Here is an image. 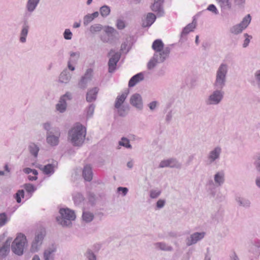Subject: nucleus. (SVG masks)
Listing matches in <instances>:
<instances>
[{"label":"nucleus","instance_id":"nucleus-1","mask_svg":"<svg viewBox=\"0 0 260 260\" xmlns=\"http://www.w3.org/2000/svg\"><path fill=\"white\" fill-rule=\"evenodd\" d=\"M86 129L80 123L75 124L68 132V141L74 146L80 147L83 144Z\"/></svg>","mask_w":260,"mask_h":260},{"label":"nucleus","instance_id":"nucleus-2","mask_svg":"<svg viewBox=\"0 0 260 260\" xmlns=\"http://www.w3.org/2000/svg\"><path fill=\"white\" fill-rule=\"evenodd\" d=\"M229 67L227 64L221 63L215 73V79L213 83L214 88L223 89L226 85Z\"/></svg>","mask_w":260,"mask_h":260},{"label":"nucleus","instance_id":"nucleus-3","mask_svg":"<svg viewBox=\"0 0 260 260\" xmlns=\"http://www.w3.org/2000/svg\"><path fill=\"white\" fill-rule=\"evenodd\" d=\"M60 216L56 217L58 224L62 226H69L72 224V221L76 218L74 211L69 208H62L59 210Z\"/></svg>","mask_w":260,"mask_h":260},{"label":"nucleus","instance_id":"nucleus-4","mask_svg":"<svg viewBox=\"0 0 260 260\" xmlns=\"http://www.w3.org/2000/svg\"><path fill=\"white\" fill-rule=\"evenodd\" d=\"M26 243H27V239L25 236L21 233L18 234L12 243V251L18 255H22Z\"/></svg>","mask_w":260,"mask_h":260},{"label":"nucleus","instance_id":"nucleus-5","mask_svg":"<svg viewBox=\"0 0 260 260\" xmlns=\"http://www.w3.org/2000/svg\"><path fill=\"white\" fill-rule=\"evenodd\" d=\"M214 90L205 100L207 106H215L219 104L222 101L224 92L222 89L214 88Z\"/></svg>","mask_w":260,"mask_h":260},{"label":"nucleus","instance_id":"nucleus-6","mask_svg":"<svg viewBox=\"0 0 260 260\" xmlns=\"http://www.w3.org/2000/svg\"><path fill=\"white\" fill-rule=\"evenodd\" d=\"M45 236L46 232L44 230L36 232L31 243L30 252L35 253L41 249Z\"/></svg>","mask_w":260,"mask_h":260},{"label":"nucleus","instance_id":"nucleus-7","mask_svg":"<svg viewBox=\"0 0 260 260\" xmlns=\"http://www.w3.org/2000/svg\"><path fill=\"white\" fill-rule=\"evenodd\" d=\"M213 180L208 183L209 189L212 191L216 187L222 186L225 182V173L222 170L216 172L213 176Z\"/></svg>","mask_w":260,"mask_h":260},{"label":"nucleus","instance_id":"nucleus-8","mask_svg":"<svg viewBox=\"0 0 260 260\" xmlns=\"http://www.w3.org/2000/svg\"><path fill=\"white\" fill-rule=\"evenodd\" d=\"M152 49L154 50L155 57L156 56H160V54H162V52H166V59L169 57L170 53V48L169 47H165L162 41L160 39L155 40L152 45Z\"/></svg>","mask_w":260,"mask_h":260},{"label":"nucleus","instance_id":"nucleus-9","mask_svg":"<svg viewBox=\"0 0 260 260\" xmlns=\"http://www.w3.org/2000/svg\"><path fill=\"white\" fill-rule=\"evenodd\" d=\"M61 132L59 128H55L52 132H49L46 134V142L52 147L56 146L59 143Z\"/></svg>","mask_w":260,"mask_h":260},{"label":"nucleus","instance_id":"nucleus-10","mask_svg":"<svg viewBox=\"0 0 260 260\" xmlns=\"http://www.w3.org/2000/svg\"><path fill=\"white\" fill-rule=\"evenodd\" d=\"M128 93L124 92L120 95H118L115 102V108L117 110L119 115L121 116H124L126 114V108L122 106V104L125 101Z\"/></svg>","mask_w":260,"mask_h":260},{"label":"nucleus","instance_id":"nucleus-11","mask_svg":"<svg viewBox=\"0 0 260 260\" xmlns=\"http://www.w3.org/2000/svg\"><path fill=\"white\" fill-rule=\"evenodd\" d=\"M251 19L250 14H248L243 18L241 23L233 26L231 28V32L234 35H238L241 33L242 31L248 26L251 21Z\"/></svg>","mask_w":260,"mask_h":260},{"label":"nucleus","instance_id":"nucleus-12","mask_svg":"<svg viewBox=\"0 0 260 260\" xmlns=\"http://www.w3.org/2000/svg\"><path fill=\"white\" fill-rule=\"evenodd\" d=\"M72 98V93L67 92L64 94L60 96L58 103L55 106L56 111L59 113H64L67 107V102Z\"/></svg>","mask_w":260,"mask_h":260},{"label":"nucleus","instance_id":"nucleus-13","mask_svg":"<svg viewBox=\"0 0 260 260\" xmlns=\"http://www.w3.org/2000/svg\"><path fill=\"white\" fill-rule=\"evenodd\" d=\"M222 152L220 146H216L210 151L207 156V162L209 165L216 164L220 159Z\"/></svg>","mask_w":260,"mask_h":260},{"label":"nucleus","instance_id":"nucleus-14","mask_svg":"<svg viewBox=\"0 0 260 260\" xmlns=\"http://www.w3.org/2000/svg\"><path fill=\"white\" fill-rule=\"evenodd\" d=\"M108 55L110 56L108 62L109 72L112 73L115 70L117 63L120 59V54L118 52H115L113 50H111Z\"/></svg>","mask_w":260,"mask_h":260},{"label":"nucleus","instance_id":"nucleus-15","mask_svg":"<svg viewBox=\"0 0 260 260\" xmlns=\"http://www.w3.org/2000/svg\"><path fill=\"white\" fill-rule=\"evenodd\" d=\"M165 167L180 169L182 168V164L176 158H171L161 160L159 164V168H163Z\"/></svg>","mask_w":260,"mask_h":260},{"label":"nucleus","instance_id":"nucleus-16","mask_svg":"<svg viewBox=\"0 0 260 260\" xmlns=\"http://www.w3.org/2000/svg\"><path fill=\"white\" fill-rule=\"evenodd\" d=\"M40 0H27L25 4L24 17H30L36 10Z\"/></svg>","mask_w":260,"mask_h":260},{"label":"nucleus","instance_id":"nucleus-17","mask_svg":"<svg viewBox=\"0 0 260 260\" xmlns=\"http://www.w3.org/2000/svg\"><path fill=\"white\" fill-rule=\"evenodd\" d=\"M206 233L195 232L190 235L186 239V244L187 246H190L196 244L198 241L203 239L205 236Z\"/></svg>","mask_w":260,"mask_h":260},{"label":"nucleus","instance_id":"nucleus-18","mask_svg":"<svg viewBox=\"0 0 260 260\" xmlns=\"http://www.w3.org/2000/svg\"><path fill=\"white\" fill-rule=\"evenodd\" d=\"M92 70L88 69L86 70L84 75L81 78V80L78 83L79 87L81 89H85L89 83L92 79Z\"/></svg>","mask_w":260,"mask_h":260},{"label":"nucleus","instance_id":"nucleus-19","mask_svg":"<svg viewBox=\"0 0 260 260\" xmlns=\"http://www.w3.org/2000/svg\"><path fill=\"white\" fill-rule=\"evenodd\" d=\"M166 52H162V54L160 56H156L155 57V55H153V57L149 60L147 63V68L149 70L153 69L157 64V63L163 62L166 59Z\"/></svg>","mask_w":260,"mask_h":260},{"label":"nucleus","instance_id":"nucleus-20","mask_svg":"<svg viewBox=\"0 0 260 260\" xmlns=\"http://www.w3.org/2000/svg\"><path fill=\"white\" fill-rule=\"evenodd\" d=\"M164 0H154V3L150 8L152 11L156 12L158 17L164 15V11L162 7Z\"/></svg>","mask_w":260,"mask_h":260},{"label":"nucleus","instance_id":"nucleus-21","mask_svg":"<svg viewBox=\"0 0 260 260\" xmlns=\"http://www.w3.org/2000/svg\"><path fill=\"white\" fill-rule=\"evenodd\" d=\"M130 103L138 110H141L143 109L142 99L141 95L138 93H135L131 96Z\"/></svg>","mask_w":260,"mask_h":260},{"label":"nucleus","instance_id":"nucleus-22","mask_svg":"<svg viewBox=\"0 0 260 260\" xmlns=\"http://www.w3.org/2000/svg\"><path fill=\"white\" fill-rule=\"evenodd\" d=\"M56 249L57 247L54 245H52L45 249L43 252L44 260H54L55 253Z\"/></svg>","mask_w":260,"mask_h":260},{"label":"nucleus","instance_id":"nucleus-23","mask_svg":"<svg viewBox=\"0 0 260 260\" xmlns=\"http://www.w3.org/2000/svg\"><path fill=\"white\" fill-rule=\"evenodd\" d=\"M36 167L42 171L44 174L50 176L54 173L56 165L55 164H47L45 166H43L38 164L36 166Z\"/></svg>","mask_w":260,"mask_h":260},{"label":"nucleus","instance_id":"nucleus-24","mask_svg":"<svg viewBox=\"0 0 260 260\" xmlns=\"http://www.w3.org/2000/svg\"><path fill=\"white\" fill-rule=\"evenodd\" d=\"M29 26L27 21L24 22L20 33L19 41L21 43H24L26 41Z\"/></svg>","mask_w":260,"mask_h":260},{"label":"nucleus","instance_id":"nucleus-25","mask_svg":"<svg viewBox=\"0 0 260 260\" xmlns=\"http://www.w3.org/2000/svg\"><path fill=\"white\" fill-rule=\"evenodd\" d=\"M12 239H8L2 247L0 248V259L5 258L10 251V246L12 242Z\"/></svg>","mask_w":260,"mask_h":260},{"label":"nucleus","instance_id":"nucleus-26","mask_svg":"<svg viewBox=\"0 0 260 260\" xmlns=\"http://www.w3.org/2000/svg\"><path fill=\"white\" fill-rule=\"evenodd\" d=\"M156 16L152 13H148L145 19L143 20L142 26L143 27H150L155 21Z\"/></svg>","mask_w":260,"mask_h":260},{"label":"nucleus","instance_id":"nucleus-27","mask_svg":"<svg viewBox=\"0 0 260 260\" xmlns=\"http://www.w3.org/2000/svg\"><path fill=\"white\" fill-rule=\"evenodd\" d=\"M99 91V88L98 87H93L89 89L86 94V101L88 102H92L95 101Z\"/></svg>","mask_w":260,"mask_h":260},{"label":"nucleus","instance_id":"nucleus-28","mask_svg":"<svg viewBox=\"0 0 260 260\" xmlns=\"http://www.w3.org/2000/svg\"><path fill=\"white\" fill-rule=\"evenodd\" d=\"M144 74L142 73H139L132 77L129 81L128 86L132 87L135 86L137 83L144 79Z\"/></svg>","mask_w":260,"mask_h":260},{"label":"nucleus","instance_id":"nucleus-29","mask_svg":"<svg viewBox=\"0 0 260 260\" xmlns=\"http://www.w3.org/2000/svg\"><path fill=\"white\" fill-rule=\"evenodd\" d=\"M72 75L67 69H64L59 76V82L61 83L67 84L71 79Z\"/></svg>","mask_w":260,"mask_h":260},{"label":"nucleus","instance_id":"nucleus-30","mask_svg":"<svg viewBox=\"0 0 260 260\" xmlns=\"http://www.w3.org/2000/svg\"><path fill=\"white\" fill-rule=\"evenodd\" d=\"M219 5L221 11L230 10L232 9V5L230 0H216Z\"/></svg>","mask_w":260,"mask_h":260},{"label":"nucleus","instance_id":"nucleus-31","mask_svg":"<svg viewBox=\"0 0 260 260\" xmlns=\"http://www.w3.org/2000/svg\"><path fill=\"white\" fill-rule=\"evenodd\" d=\"M92 172L91 168L89 165H86L84 167L83 170V177L87 181H90L92 179Z\"/></svg>","mask_w":260,"mask_h":260},{"label":"nucleus","instance_id":"nucleus-32","mask_svg":"<svg viewBox=\"0 0 260 260\" xmlns=\"http://www.w3.org/2000/svg\"><path fill=\"white\" fill-rule=\"evenodd\" d=\"M235 200L239 206L241 207L248 208L251 206V202L248 199L241 197H237Z\"/></svg>","mask_w":260,"mask_h":260},{"label":"nucleus","instance_id":"nucleus-33","mask_svg":"<svg viewBox=\"0 0 260 260\" xmlns=\"http://www.w3.org/2000/svg\"><path fill=\"white\" fill-rule=\"evenodd\" d=\"M196 26V22L193 21L192 23L188 24L183 29L180 35V39L181 40L184 36L187 35L190 32L192 31Z\"/></svg>","mask_w":260,"mask_h":260},{"label":"nucleus","instance_id":"nucleus-34","mask_svg":"<svg viewBox=\"0 0 260 260\" xmlns=\"http://www.w3.org/2000/svg\"><path fill=\"white\" fill-rule=\"evenodd\" d=\"M154 248L157 250L171 251L173 250L172 246L164 242H156L154 244Z\"/></svg>","mask_w":260,"mask_h":260},{"label":"nucleus","instance_id":"nucleus-35","mask_svg":"<svg viewBox=\"0 0 260 260\" xmlns=\"http://www.w3.org/2000/svg\"><path fill=\"white\" fill-rule=\"evenodd\" d=\"M99 14L98 12H95L92 14H89L85 15L83 18V24L85 26L87 25L91 22L95 18L98 17Z\"/></svg>","mask_w":260,"mask_h":260},{"label":"nucleus","instance_id":"nucleus-36","mask_svg":"<svg viewBox=\"0 0 260 260\" xmlns=\"http://www.w3.org/2000/svg\"><path fill=\"white\" fill-rule=\"evenodd\" d=\"M28 150L30 154L35 157L38 156V154L40 150L39 146L34 143H30L28 146Z\"/></svg>","mask_w":260,"mask_h":260},{"label":"nucleus","instance_id":"nucleus-37","mask_svg":"<svg viewBox=\"0 0 260 260\" xmlns=\"http://www.w3.org/2000/svg\"><path fill=\"white\" fill-rule=\"evenodd\" d=\"M94 215L88 211H83L82 214L83 220L86 222H90L93 219Z\"/></svg>","mask_w":260,"mask_h":260},{"label":"nucleus","instance_id":"nucleus-38","mask_svg":"<svg viewBox=\"0 0 260 260\" xmlns=\"http://www.w3.org/2000/svg\"><path fill=\"white\" fill-rule=\"evenodd\" d=\"M119 145L123 146L126 148L131 149L132 145L129 143V140L125 137L121 138V140L118 142Z\"/></svg>","mask_w":260,"mask_h":260},{"label":"nucleus","instance_id":"nucleus-39","mask_svg":"<svg viewBox=\"0 0 260 260\" xmlns=\"http://www.w3.org/2000/svg\"><path fill=\"white\" fill-rule=\"evenodd\" d=\"M73 200L74 203L76 205L80 204L83 200L84 198L82 194L80 193L77 192L73 195Z\"/></svg>","mask_w":260,"mask_h":260},{"label":"nucleus","instance_id":"nucleus-40","mask_svg":"<svg viewBox=\"0 0 260 260\" xmlns=\"http://www.w3.org/2000/svg\"><path fill=\"white\" fill-rule=\"evenodd\" d=\"M100 14L103 17L107 16L110 13V8L107 5L102 6L100 10Z\"/></svg>","mask_w":260,"mask_h":260},{"label":"nucleus","instance_id":"nucleus-41","mask_svg":"<svg viewBox=\"0 0 260 260\" xmlns=\"http://www.w3.org/2000/svg\"><path fill=\"white\" fill-rule=\"evenodd\" d=\"M105 31L108 37H111L118 34V32L113 27L111 26H107L105 28Z\"/></svg>","mask_w":260,"mask_h":260},{"label":"nucleus","instance_id":"nucleus-42","mask_svg":"<svg viewBox=\"0 0 260 260\" xmlns=\"http://www.w3.org/2000/svg\"><path fill=\"white\" fill-rule=\"evenodd\" d=\"M85 256L87 260H96L95 254L91 249H87L85 253Z\"/></svg>","mask_w":260,"mask_h":260},{"label":"nucleus","instance_id":"nucleus-43","mask_svg":"<svg viewBox=\"0 0 260 260\" xmlns=\"http://www.w3.org/2000/svg\"><path fill=\"white\" fill-rule=\"evenodd\" d=\"M24 187L26 191L31 196L32 193L36 190V187L32 184L27 183L24 185Z\"/></svg>","mask_w":260,"mask_h":260},{"label":"nucleus","instance_id":"nucleus-44","mask_svg":"<svg viewBox=\"0 0 260 260\" xmlns=\"http://www.w3.org/2000/svg\"><path fill=\"white\" fill-rule=\"evenodd\" d=\"M102 29V25L100 24H95L90 27V31L92 34L100 31Z\"/></svg>","mask_w":260,"mask_h":260},{"label":"nucleus","instance_id":"nucleus-45","mask_svg":"<svg viewBox=\"0 0 260 260\" xmlns=\"http://www.w3.org/2000/svg\"><path fill=\"white\" fill-rule=\"evenodd\" d=\"M161 190L159 189H151L150 191V197L151 199H156L161 194Z\"/></svg>","mask_w":260,"mask_h":260},{"label":"nucleus","instance_id":"nucleus-46","mask_svg":"<svg viewBox=\"0 0 260 260\" xmlns=\"http://www.w3.org/2000/svg\"><path fill=\"white\" fill-rule=\"evenodd\" d=\"M95 109V105L93 104L90 105L86 109V117L90 118L92 116Z\"/></svg>","mask_w":260,"mask_h":260},{"label":"nucleus","instance_id":"nucleus-47","mask_svg":"<svg viewBox=\"0 0 260 260\" xmlns=\"http://www.w3.org/2000/svg\"><path fill=\"white\" fill-rule=\"evenodd\" d=\"M8 219L5 213L0 214V227L5 225L8 222Z\"/></svg>","mask_w":260,"mask_h":260},{"label":"nucleus","instance_id":"nucleus-48","mask_svg":"<svg viewBox=\"0 0 260 260\" xmlns=\"http://www.w3.org/2000/svg\"><path fill=\"white\" fill-rule=\"evenodd\" d=\"M43 128L46 131V134H48L49 132H52V131L55 128H59L58 127H52L51 126L50 123L49 122H45L43 124Z\"/></svg>","mask_w":260,"mask_h":260},{"label":"nucleus","instance_id":"nucleus-49","mask_svg":"<svg viewBox=\"0 0 260 260\" xmlns=\"http://www.w3.org/2000/svg\"><path fill=\"white\" fill-rule=\"evenodd\" d=\"M24 192L23 190H19L15 194V198L17 203H20L21 202V197L24 198Z\"/></svg>","mask_w":260,"mask_h":260},{"label":"nucleus","instance_id":"nucleus-50","mask_svg":"<svg viewBox=\"0 0 260 260\" xmlns=\"http://www.w3.org/2000/svg\"><path fill=\"white\" fill-rule=\"evenodd\" d=\"M244 36L245 38V39L243 44V47L246 48L248 46L250 40L252 39V36L249 35L248 34H244Z\"/></svg>","mask_w":260,"mask_h":260},{"label":"nucleus","instance_id":"nucleus-51","mask_svg":"<svg viewBox=\"0 0 260 260\" xmlns=\"http://www.w3.org/2000/svg\"><path fill=\"white\" fill-rule=\"evenodd\" d=\"M234 4L239 8H243L245 7L246 0H234Z\"/></svg>","mask_w":260,"mask_h":260},{"label":"nucleus","instance_id":"nucleus-52","mask_svg":"<svg viewBox=\"0 0 260 260\" xmlns=\"http://www.w3.org/2000/svg\"><path fill=\"white\" fill-rule=\"evenodd\" d=\"M73 34L69 29H66L63 32V37L66 40H71Z\"/></svg>","mask_w":260,"mask_h":260},{"label":"nucleus","instance_id":"nucleus-53","mask_svg":"<svg viewBox=\"0 0 260 260\" xmlns=\"http://www.w3.org/2000/svg\"><path fill=\"white\" fill-rule=\"evenodd\" d=\"M116 26L119 29H123L125 27V23L124 21L118 19L116 22Z\"/></svg>","mask_w":260,"mask_h":260},{"label":"nucleus","instance_id":"nucleus-54","mask_svg":"<svg viewBox=\"0 0 260 260\" xmlns=\"http://www.w3.org/2000/svg\"><path fill=\"white\" fill-rule=\"evenodd\" d=\"M207 10L212 12L214 14H218V11L217 9L215 6L213 4L209 5L207 9Z\"/></svg>","mask_w":260,"mask_h":260},{"label":"nucleus","instance_id":"nucleus-55","mask_svg":"<svg viewBox=\"0 0 260 260\" xmlns=\"http://www.w3.org/2000/svg\"><path fill=\"white\" fill-rule=\"evenodd\" d=\"M75 62H76V60L71 58H69L68 61V68L70 70L72 71L75 70V67L72 64V63H73Z\"/></svg>","mask_w":260,"mask_h":260},{"label":"nucleus","instance_id":"nucleus-56","mask_svg":"<svg viewBox=\"0 0 260 260\" xmlns=\"http://www.w3.org/2000/svg\"><path fill=\"white\" fill-rule=\"evenodd\" d=\"M166 201L162 199H159L156 203V207L158 209H161L163 208L165 205Z\"/></svg>","mask_w":260,"mask_h":260},{"label":"nucleus","instance_id":"nucleus-57","mask_svg":"<svg viewBox=\"0 0 260 260\" xmlns=\"http://www.w3.org/2000/svg\"><path fill=\"white\" fill-rule=\"evenodd\" d=\"M117 191L118 192L121 191L123 196H125L127 193L128 189L126 187H119L117 188Z\"/></svg>","mask_w":260,"mask_h":260},{"label":"nucleus","instance_id":"nucleus-58","mask_svg":"<svg viewBox=\"0 0 260 260\" xmlns=\"http://www.w3.org/2000/svg\"><path fill=\"white\" fill-rule=\"evenodd\" d=\"M157 105H158L157 102L153 101L148 104V107L151 110L153 111L156 108Z\"/></svg>","mask_w":260,"mask_h":260},{"label":"nucleus","instance_id":"nucleus-59","mask_svg":"<svg viewBox=\"0 0 260 260\" xmlns=\"http://www.w3.org/2000/svg\"><path fill=\"white\" fill-rule=\"evenodd\" d=\"M79 57V52H72L70 53V58L74 59L76 61Z\"/></svg>","mask_w":260,"mask_h":260},{"label":"nucleus","instance_id":"nucleus-60","mask_svg":"<svg viewBox=\"0 0 260 260\" xmlns=\"http://www.w3.org/2000/svg\"><path fill=\"white\" fill-rule=\"evenodd\" d=\"M254 164L257 171L260 172V155L257 158Z\"/></svg>","mask_w":260,"mask_h":260},{"label":"nucleus","instance_id":"nucleus-61","mask_svg":"<svg viewBox=\"0 0 260 260\" xmlns=\"http://www.w3.org/2000/svg\"><path fill=\"white\" fill-rule=\"evenodd\" d=\"M110 37H108V36L107 37L105 36H102L101 37V39L103 42L108 43L110 42Z\"/></svg>","mask_w":260,"mask_h":260},{"label":"nucleus","instance_id":"nucleus-62","mask_svg":"<svg viewBox=\"0 0 260 260\" xmlns=\"http://www.w3.org/2000/svg\"><path fill=\"white\" fill-rule=\"evenodd\" d=\"M254 78L257 81L260 82V70H257L255 72Z\"/></svg>","mask_w":260,"mask_h":260},{"label":"nucleus","instance_id":"nucleus-63","mask_svg":"<svg viewBox=\"0 0 260 260\" xmlns=\"http://www.w3.org/2000/svg\"><path fill=\"white\" fill-rule=\"evenodd\" d=\"M231 260H239L238 256L235 253H234L231 256Z\"/></svg>","mask_w":260,"mask_h":260},{"label":"nucleus","instance_id":"nucleus-64","mask_svg":"<svg viewBox=\"0 0 260 260\" xmlns=\"http://www.w3.org/2000/svg\"><path fill=\"white\" fill-rule=\"evenodd\" d=\"M255 184L260 188V177H257L255 179Z\"/></svg>","mask_w":260,"mask_h":260}]
</instances>
